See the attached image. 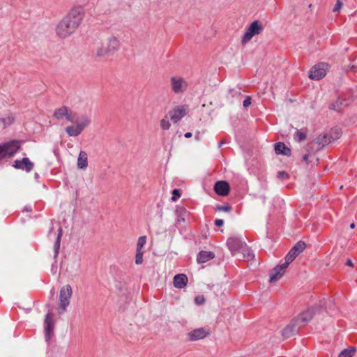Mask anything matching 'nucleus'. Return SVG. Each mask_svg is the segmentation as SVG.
<instances>
[{
  "mask_svg": "<svg viewBox=\"0 0 357 357\" xmlns=\"http://www.w3.org/2000/svg\"><path fill=\"white\" fill-rule=\"evenodd\" d=\"M72 294V288L70 284H66L61 289L59 294V305L58 307L59 314H61L66 312L70 303Z\"/></svg>",
  "mask_w": 357,
  "mask_h": 357,
  "instance_id": "7",
  "label": "nucleus"
},
{
  "mask_svg": "<svg viewBox=\"0 0 357 357\" xmlns=\"http://www.w3.org/2000/svg\"><path fill=\"white\" fill-rule=\"evenodd\" d=\"M24 211H31V207L26 206V207L24 208Z\"/></svg>",
  "mask_w": 357,
  "mask_h": 357,
  "instance_id": "47",
  "label": "nucleus"
},
{
  "mask_svg": "<svg viewBox=\"0 0 357 357\" xmlns=\"http://www.w3.org/2000/svg\"><path fill=\"white\" fill-rule=\"evenodd\" d=\"M21 142L18 140H12L8 143L2 144L3 151L5 152L6 157L13 156L18 151L21 146Z\"/></svg>",
  "mask_w": 357,
  "mask_h": 357,
  "instance_id": "15",
  "label": "nucleus"
},
{
  "mask_svg": "<svg viewBox=\"0 0 357 357\" xmlns=\"http://www.w3.org/2000/svg\"><path fill=\"white\" fill-rule=\"evenodd\" d=\"M217 210L219 211L229 212L231 210V207L229 204L218 206Z\"/></svg>",
  "mask_w": 357,
  "mask_h": 357,
  "instance_id": "36",
  "label": "nucleus"
},
{
  "mask_svg": "<svg viewBox=\"0 0 357 357\" xmlns=\"http://www.w3.org/2000/svg\"><path fill=\"white\" fill-rule=\"evenodd\" d=\"M355 227H356V225H355L354 223H351V224L350 225V228H351V229H354V228H355Z\"/></svg>",
  "mask_w": 357,
  "mask_h": 357,
  "instance_id": "49",
  "label": "nucleus"
},
{
  "mask_svg": "<svg viewBox=\"0 0 357 357\" xmlns=\"http://www.w3.org/2000/svg\"><path fill=\"white\" fill-rule=\"evenodd\" d=\"M84 17V10L81 6L73 7L64 17L67 21L76 31L81 24Z\"/></svg>",
  "mask_w": 357,
  "mask_h": 357,
  "instance_id": "5",
  "label": "nucleus"
},
{
  "mask_svg": "<svg viewBox=\"0 0 357 357\" xmlns=\"http://www.w3.org/2000/svg\"><path fill=\"white\" fill-rule=\"evenodd\" d=\"M297 253L290 250L287 256L285 257V262L275 266L270 273V282H274L284 275L285 269L287 268L289 264L291 263L295 258L298 256Z\"/></svg>",
  "mask_w": 357,
  "mask_h": 357,
  "instance_id": "2",
  "label": "nucleus"
},
{
  "mask_svg": "<svg viewBox=\"0 0 357 357\" xmlns=\"http://www.w3.org/2000/svg\"><path fill=\"white\" fill-rule=\"evenodd\" d=\"M172 91L176 94L183 93L188 87V82L182 77L173 76L170 78Z\"/></svg>",
  "mask_w": 357,
  "mask_h": 357,
  "instance_id": "10",
  "label": "nucleus"
},
{
  "mask_svg": "<svg viewBox=\"0 0 357 357\" xmlns=\"http://www.w3.org/2000/svg\"><path fill=\"white\" fill-rule=\"evenodd\" d=\"M204 301H205V299L203 296H197L195 298V302L198 305L203 304L204 303Z\"/></svg>",
  "mask_w": 357,
  "mask_h": 357,
  "instance_id": "41",
  "label": "nucleus"
},
{
  "mask_svg": "<svg viewBox=\"0 0 357 357\" xmlns=\"http://www.w3.org/2000/svg\"><path fill=\"white\" fill-rule=\"evenodd\" d=\"M119 40L116 37L110 36L98 48L96 56L98 57L109 56L119 49Z\"/></svg>",
  "mask_w": 357,
  "mask_h": 357,
  "instance_id": "3",
  "label": "nucleus"
},
{
  "mask_svg": "<svg viewBox=\"0 0 357 357\" xmlns=\"http://www.w3.org/2000/svg\"><path fill=\"white\" fill-rule=\"evenodd\" d=\"M305 248V243L304 241H300L297 242L291 250L297 253V255H299L304 250Z\"/></svg>",
  "mask_w": 357,
  "mask_h": 357,
  "instance_id": "28",
  "label": "nucleus"
},
{
  "mask_svg": "<svg viewBox=\"0 0 357 357\" xmlns=\"http://www.w3.org/2000/svg\"><path fill=\"white\" fill-rule=\"evenodd\" d=\"M65 118L70 122L76 123L75 126H67L65 129L66 133L70 137H77L79 135L84 129L89 125L91 121L90 118L87 115H82L75 121V116L70 110Z\"/></svg>",
  "mask_w": 357,
  "mask_h": 357,
  "instance_id": "1",
  "label": "nucleus"
},
{
  "mask_svg": "<svg viewBox=\"0 0 357 357\" xmlns=\"http://www.w3.org/2000/svg\"><path fill=\"white\" fill-rule=\"evenodd\" d=\"M224 225V220L222 219H216L215 220V225L217 227H222Z\"/></svg>",
  "mask_w": 357,
  "mask_h": 357,
  "instance_id": "43",
  "label": "nucleus"
},
{
  "mask_svg": "<svg viewBox=\"0 0 357 357\" xmlns=\"http://www.w3.org/2000/svg\"><path fill=\"white\" fill-rule=\"evenodd\" d=\"M144 251H136L135 264H142L143 263Z\"/></svg>",
  "mask_w": 357,
  "mask_h": 357,
  "instance_id": "34",
  "label": "nucleus"
},
{
  "mask_svg": "<svg viewBox=\"0 0 357 357\" xmlns=\"http://www.w3.org/2000/svg\"><path fill=\"white\" fill-rule=\"evenodd\" d=\"M299 327L300 326L294 320H292L291 323L283 329L282 331V335L284 338H289L298 332Z\"/></svg>",
  "mask_w": 357,
  "mask_h": 357,
  "instance_id": "20",
  "label": "nucleus"
},
{
  "mask_svg": "<svg viewBox=\"0 0 357 357\" xmlns=\"http://www.w3.org/2000/svg\"><path fill=\"white\" fill-rule=\"evenodd\" d=\"M343 105V100L338 98L335 102L331 103L329 105V109L340 112L342 109V105Z\"/></svg>",
  "mask_w": 357,
  "mask_h": 357,
  "instance_id": "30",
  "label": "nucleus"
},
{
  "mask_svg": "<svg viewBox=\"0 0 357 357\" xmlns=\"http://www.w3.org/2000/svg\"><path fill=\"white\" fill-rule=\"evenodd\" d=\"M146 242V237L145 236H140L137 243V248L136 251H143L142 248H144V245Z\"/></svg>",
  "mask_w": 357,
  "mask_h": 357,
  "instance_id": "33",
  "label": "nucleus"
},
{
  "mask_svg": "<svg viewBox=\"0 0 357 357\" xmlns=\"http://www.w3.org/2000/svg\"><path fill=\"white\" fill-rule=\"evenodd\" d=\"M45 339L46 341H49L53 335L54 327V321L53 318V314L51 312H49L45 319Z\"/></svg>",
  "mask_w": 357,
  "mask_h": 357,
  "instance_id": "14",
  "label": "nucleus"
},
{
  "mask_svg": "<svg viewBox=\"0 0 357 357\" xmlns=\"http://www.w3.org/2000/svg\"><path fill=\"white\" fill-rule=\"evenodd\" d=\"M14 121V118L13 116L9 115L5 118H0V125H3V128H5L7 126L12 124Z\"/></svg>",
  "mask_w": 357,
  "mask_h": 357,
  "instance_id": "31",
  "label": "nucleus"
},
{
  "mask_svg": "<svg viewBox=\"0 0 357 357\" xmlns=\"http://www.w3.org/2000/svg\"><path fill=\"white\" fill-rule=\"evenodd\" d=\"M331 142L328 134H321L308 144V151L317 152Z\"/></svg>",
  "mask_w": 357,
  "mask_h": 357,
  "instance_id": "9",
  "label": "nucleus"
},
{
  "mask_svg": "<svg viewBox=\"0 0 357 357\" xmlns=\"http://www.w3.org/2000/svg\"><path fill=\"white\" fill-rule=\"evenodd\" d=\"M180 197H181L180 190L178 189H174L173 191H172V201H176Z\"/></svg>",
  "mask_w": 357,
  "mask_h": 357,
  "instance_id": "38",
  "label": "nucleus"
},
{
  "mask_svg": "<svg viewBox=\"0 0 357 357\" xmlns=\"http://www.w3.org/2000/svg\"><path fill=\"white\" fill-rule=\"evenodd\" d=\"M67 20L63 17L56 27V35L61 38H66L75 32Z\"/></svg>",
  "mask_w": 357,
  "mask_h": 357,
  "instance_id": "11",
  "label": "nucleus"
},
{
  "mask_svg": "<svg viewBox=\"0 0 357 357\" xmlns=\"http://www.w3.org/2000/svg\"><path fill=\"white\" fill-rule=\"evenodd\" d=\"M63 235L62 229L60 227L58 230V234L56 236V239L54 243V258L56 259L59 255L60 245H61V238Z\"/></svg>",
  "mask_w": 357,
  "mask_h": 357,
  "instance_id": "25",
  "label": "nucleus"
},
{
  "mask_svg": "<svg viewBox=\"0 0 357 357\" xmlns=\"http://www.w3.org/2000/svg\"><path fill=\"white\" fill-rule=\"evenodd\" d=\"M214 190L218 195L226 196L230 191V186L227 181H219L215 183Z\"/></svg>",
  "mask_w": 357,
  "mask_h": 357,
  "instance_id": "19",
  "label": "nucleus"
},
{
  "mask_svg": "<svg viewBox=\"0 0 357 357\" xmlns=\"http://www.w3.org/2000/svg\"><path fill=\"white\" fill-rule=\"evenodd\" d=\"M327 69V63H318L317 65L314 66L310 70L309 77L312 79L319 80L326 75Z\"/></svg>",
  "mask_w": 357,
  "mask_h": 357,
  "instance_id": "12",
  "label": "nucleus"
},
{
  "mask_svg": "<svg viewBox=\"0 0 357 357\" xmlns=\"http://www.w3.org/2000/svg\"><path fill=\"white\" fill-rule=\"evenodd\" d=\"M196 139H199V135H196Z\"/></svg>",
  "mask_w": 357,
  "mask_h": 357,
  "instance_id": "50",
  "label": "nucleus"
},
{
  "mask_svg": "<svg viewBox=\"0 0 357 357\" xmlns=\"http://www.w3.org/2000/svg\"><path fill=\"white\" fill-rule=\"evenodd\" d=\"M215 257V255L213 252L211 251H200L197 257V261L198 264H203L208 261L209 260L213 259Z\"/></svg>",
  "mask_w": 357,
  "mask_h": 357,
  "instance_id": "21",
  "label": "nucleus"
},
{
  "mask_svg": "<svg viewBox=\"0 0 357 357\" xmlns=\"http://www.w3.org/2000/svg\"><path fill=\"white\" fill-rule=\"evenodd\" d=\"M188 112V109L185 106L180 105L175 107L172 110L169 111V114L170 119L174 123L180 121Z\"/></svg>",
  "mask_w": 357,
  "mask_h": 357,
  "instance_id": "16",
  "label": "nucleus"
},
{
  "mask_svg": "<svg viewBox=\"0 0 357 357\" xmlns=\"http://www.w3.org/2000/svg\"><path fill=\"white\" fill-rule=\"evenodd\" d=\"M277 177L280 180H286L289 178V174L284 171L278 172Z\"/></svg>",
  "mask_w": 357,
  "mask_h": 357,
  "instance_id": "37",
  "label": "nucleus"
},
{
  "mask_svg": "<svg viewBox=\"0 0 357 357\" xmlns=\"http://www.w3.org/2000/svg\"><path fill=\"white\" fill-rule=\"evenodd\" d=\"M342 7V2L340 0H337L336 3L333 8V12H339Z\"/></svg>",
  "mask_w": 357,
  "mask_h": 357,
  "instance_id": "39",
  "label": "nucleus"
},
{
  "mask_svg": "<svg viewBox=\"0 0 357 357\" xmlns=\"http://www.w3.org/2000/svg\"><path fill=\"white\" fill-rule=\"evenodd\" d=\"M306 136L307 135L305 132H301L298 129H296V132L294 135V138L296 142H301L306 138Z\"/></svg>",
  "mask_w": 357,
  "mask_h": 357,
  "instance_id": "32",
  "label": "nucleus"
},
{
  "mask_svg": "<svg viewBox=\"0 0 357 357\" xmlns=\"http://www.w3.org/2000/svg\"><path fill=\"white\" fill-rule=\"evenodd\" d=\"M321 310V308L319 306H313V307H309L305 311L300 313L293 320L299 326H301L308 323L309 321H310V320L316 314V313Z\"/></svg>",
  "mask_w": 357,
  "mask_h": 357,
  "instance_id": "8",
  "label": "nucleus"
},
{
  "mask_svg": "<svg viewBox=\"0 0 357 357\" xmlns=\"http://www.w3.org/2000/svg\"><path fill=\"white\" fill-rule=\"evenodd\" d=\"M307 151L309 152L308 153H305L303 155V161H304L306 164H308L310 162L309 158L310 156L311 153V151H309L308 150Z\"/></svg>",
  "mask_w": 357,
  "mask_h": 357,
  "instance_id": "42",
  "label": "nucleus"
},
{
  "mask_svg": "<svg viewBox=\"0 0 357 357\" xmlns=\"http://www.w3.org/2000/svg\"><path fill=\"white\" fill-rule=\"evenodd\" d=\"M251 105V98L250 96H248L245 98V99L243 102V105L245 107H247Z\"/></svg>",
  "mask_w": 357,
  "mask_h": 357,
  "instance_id": "40",
  "label": "nucleus"
},
{
  "mask_svg": "<svg viewBox=\"0 0 357 357\" xmlns=\"http://www.w3.org/2000/svg\"><path fill=\"white\" fill-rule=\"evenodd\" d=\"M160 125L162 129L165 130H169L171 126L169 121L167 119H162L160 122Z\"/></svg>",
  "mask_w": 357,
  "mask_h": 357,
  "instance_id": "35",
  "label": "nucleus"
},
{
  "mask_svg": "<svg viewBox=\"0 0 357 357\" xmlns=\"http://www.w3.org/2000/svg\"><path fill=\"white\" fill-rule=\"evenodd\" d=\"M227 245L231 254L234 255L236 252L242 250L246 245L241 238L237 236L229 237L227 241Z\"/></svg>",
  "mask_w": 357,
  "mask_h": 357,
  "instance_id": "13",
  "label": "nucleus"
},
{
  "mask_svg": "<svg viewBox=\"0 0 357 357\" xmlns=\"http://www.w3.org/2000/svg\"><path fill=\"white\" fill-rule=\"evenodd\" d=\"M342 134V129L340 128H333L331 130L329 134V137L331 138V142L337 140L339 139Z\"/></svg>",
  "mask_w": 357,
  "mask_h": 357,
  "instance_id": "27",
  "label": "nucleus"
},
{
  "mask_svg": "<svg viewBox=\"0 0 357 357\" xmlns=\"http://www.w3.org/2000/svg\"><path fill=\"white\" fill-rule=\"evenodd\" d=\"M88 166V158L87 153L81 151L79 152L78 159H77V167L82 169H85Z\"/></svg>",
  "mask_w": 357,
  "mask_h": 357,
  "instance_id": "23",
  "label": "nucleus"
},
{
  "mask_svg": "<svg viewBox=\"0 0 357 357\" xmlns=\"http://www.w3.org/2000/svg\"><path fill=\"white\" fill-rule=\"evenodd\" d=\"M188 278L185 274H178L174 277V286L176 288L182 289L188 283Z\"/></svg>",
  "mask_w": 357,
  "mask_h": 357,
  "instance_id": "22",
  "label": "nucleus"
},
{
  "mask_svg": "<svg viewBox=\"0 0 357 357\" xmlns=\"http://www.w3.org/2000/svg\"><path fill=\"white\" fill-rule=\"evenodd\" d=\"M263 30L264 25L262 22H259V20H255L247 28L245 32L244 33L242 37L241 43L243 45H245L246 43L251 40L253 36L261 33Z\"/></svg>",
  "mask_w": 357,
  "mask_h": 357,
  "instance_id": "6",
  "label": "nucleus"
},
{
  "mask_svg": "<svg viewBox=\"0 0 357 357\" xmlns=\"http://www.w3.org/2000/svg\"><path fill=\"white\" fill-rule=\"evenodd\" d=\"M355 351L356 349L354 347L344 349L340 353L338 357H353L355 354Z\"/></svg>",
  "mask_w": 357,
  "mask_h": 357,
  "instance_id": "29",
  "label": "nucleus"
},
{
  "mask_svg": "<svg viewBox=\"0 0 357 357\" xmlns=\"http://www.w3.org/2000/svg\"><path fill=\"white\" fill-rule=\"evenodd\" d=\"M34 164L28 158H23L21 160H16L14 162L13 167L18 169L24 170L30 172L33 168Z\"/></svg>",
  "mask_w": 357,
  "mask_h": 357,
  "instance_id": "17",
  "label": "nucleus"
},
{
  "mask_svg": "<svg viewBox=\"0 0 357 357\" xmlns=\"http://www.w3.org/2000/svg\"><path fill=\"white\" fill-rule=\"evenodd\" d=\"M68 111L69 109L67 107L63 106L54 111V116L58 120H61L66 117V116L68 114Z\"/></svg>",
  "mask_w": 357,
  "mask_h": 357,
  "instance_id": "26",
  "label": "nucleus"
},
{
  "mask_svg": "<svg viewBox=\"0 0 357 357\" xmlns=\"http://www.w3.org/2000/svg\"><path fill=\"white\" fill-rule=\"evenodd\" d=\"M84 17V10L81 6L73 7L64 17L67 21L76 31L81 24Z\"/></svg>",
  "mask_w": 357,
  "mask_h": 357,
  "instance_id": "4",
  "label": "nucleus"
},
{
  "mask_svg": "<svg viewBox=\"0 0 357 357\" xmlns=\"http://www.w3.org/2000/svg\"><path fill=\"white\" fill-rule=\"evenodd\" d=\"M6 158L5 152L3 151V147L0 145V159Z\"/></svg>",
  "mask_w": 357,
  "mask_h": 357,
  "instance_id": "44",
  "label": "nucleus"
},
{
  "mask_svg": "<svg viewBox=\"0 0 357 357\" xmlns=\"http://www.w3.org/2000/svg\"><path fill=\"white\" fill-rule=\"evenodd\" d=\"M209 334V330L199 328L188 333V337L190 341H197L207 337Z\"/></svg>",
  "mask_w": 357,
  "mask_h": 357,
  "instance_id": "18",
  "label": "nucleus"
},
{
  "mask_svg": "<svg viewBox=\"0 0 357 357\" xmlns=\"http://www.w3.org/2000/svg\"><path fill=\"white\" fill-rule=\"evenodd\" d=\"M346 265L347 266H353L354 264H353V262L351 259H347V262H346Z\"/></svg>",
  "mask_w": 357,
  "mask_h": 357,
  "instance_id": "45",
  "label": "nucleus"
},
{
  "mask_svg": "<svg viewBox=\"0 0 357 357\" xmlns=\"http://www.w3.org/2000/svg\"><path fill=\"white\" fill-rule=\"evenodd\" d=\"M275 151L277 154H282L284 155H290L291 154V149L283 142H278L275 144Z\"/></svg>",
  "mask_w": 357,
  "mask_h": 357,
  "instance_id": "24",
  "label": "nucleus"
},
{
  "mask_svg": "<svg viewBox=\"0 0 357 357\" xmlns=\"http://www.w3.org/2000/svg\"><path fill=\"white\" fill-rule=\"evenodd\" d=\"M225 143V141H221L219 144H218V147L220 148L222 147V146Z\"/></svg>",
  "mask_w": 357,
  "mask_h": 357,
  "instance_id": "48",
  "label": "nucleus"
},
{
  "mask_svg": "<svg viewBox=\"0 0 357 357\" xmlns=\"http://www.w3.org/2000/svg\"><path fill=\"white\" fill-rule=\"evenodd\" d=\"M185 137L186 138H190L192 137V133L188 132H186L185 135H184Z\"/></svg>",
  "mask_w": 357,
  "mask_h": 357,
  "instance_id": "46",
  "label": "nucleus"
}]
</instances>
